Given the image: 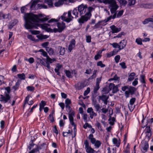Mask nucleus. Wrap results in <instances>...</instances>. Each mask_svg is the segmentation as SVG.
<instances>
[{"label": "nucleus", "mask_w": 153, "mask_h": 153, "mask_svg": "<svg viewBox=\"0 0 153 153\" xmlns=\"http://www.w3.org/2000/svg\"><path fill=\"white\" fill-rule=\"evenodd\" d=\"M25 27L27 29L34 28L35 27L34 24L37 25L39 21H46L49 19L47 17L39 19L36 15H32L28 13L25 14Z\"/></svg>", "instance_id": "nucleus-1"}, {"label": "nucleus", "mask_w": 153, "mask_h": 153, "mask_svg": "<svg viewBox=\"0 0 153 153\" xmlns=\"http://www.w3.org/2000/svg\"><path fill=\"white\" fill-rule=\"evenodd\" d=\"M58 22L57 20L56 19H52L48 21L49 23H54L53 24H51V25L52 26L55 24L56 25H57V26L58 28H53V29H50V28H48V26L51 25V24H40L39 26H40L42 28L44 29L51 30H52V32H53L55 33L59 32L60 33L62 32L63 30L65 27V23L63 22L62 23L57 22Z\"/></svg>", "instance_id": "nucleus-2"}, {"label": "nucleus", "mask_w": 153, "mask_h": 153, "mask_svg": "<svg viewBox=\"0 0 153 153\" xmlns=\"http://www.w3.org/2000/svg\"><path fill=\"white\" fill-rule=\"evenodd\" d=\"M94 10V8L91 7H87V5L81 4L78 7V10L79 12L80 15L90 14L91 16V12Z\"/></svg>", "instance_id": "nucleus-3"}, {"label": "nucleus", "mask_w": 153, "mask_h": 153, "mask_svg": "<svg viewBox=\"0 0 153 153\" xmlns=\"http://www.w3.org/2000/svg\"><path fill=\"white\" fill-rule=\"evenodd\" d=\"M6 90L7 91V93L5 92V96H4L2 95H1V97L0 98V101L4 103H6L9 102V103L10 104V97L9 95V94L10 92V88L9 87H7L5 88Z\"/></svg>", "instance_id": "nucleus-4"}, {"label": "nucleus", "mask_w": 153, "mask_h": 153, "mask_svg": "<svg viewBox=\"0 0 153 153\" xmlns=\"http://www.w3.org/2000/svg\"><path fill=\"white\" fill-rule=\"evenodd\" d=\"M109 7L110 9V11L112 14H114L113 16V19H114L115 18L117 13L116 11L117 9L119 7L118 6L117 4L116 1L115 0L111 3L109 5Z\"/></svg>", "instance_id": "nucleus-5"}, {"label": "nucleus", "mask_w": 153, "mask_h": 153, "mask_svg": "<svg viewBox=\"0 0 153 153\" xmlns=\"http://www.w3.org/2000/svg\"><path fill=\"white\" fill-rule=\"evenodd\" d=\"M61 17L62 20L68 23L72 21L74 18L71 15V11L68 12L67 15L66 13H64Z\"/></svg>", "instance_id": "nucleus-6"}, {"label": "nucleus", "mask_w": 153, "mask_h": 153, "mask_svg": "<svg viewBox=\"0 0 153 153\" xmlns=\"http://www.w3.org/2000/svg\"><path fill=\"white\" fill-rule=\"evenodd\" d=\"M88 138L90 140L91 143L94 145L96 148H98L100 146L101 144V142L98 140H96L95 138L94 137L92 134H90L89 135Z\"/></svg>", "instance_id": "nucleus-7"}, {"label": "nucleus", "mask_w": 153, "mask_h": 153, "mask_svg": "<svg viewBox=\"0 0 153 153\" xmlns=\"http://www.w3.org/2000/svg\"><path fill=\"white\" fill-rule=\"evenodd\" d=\"M141 151L143 153L146 152L149 148V145L147 141H144L142 142L140 146Z\"/></svg>", "instance_id": "nucleus-8"}, {"label": "nucleus", "mask_w": 153, "mask_h": 153, "mask_svg": "<svg viewBox=\"0 0 153 153\" xmlns=\"http://www.w3.org/2000/svg\"><path fill=\"white\" fill-rule=\"evenodd\" d=\"M91 16L90 14L85 15L83 16H81V18L78 19V22L80 24H83L90 19Z\"/></svg>", "instance_id": "nucleus-9"}, {"label": "nucleus", "mask_w": 153, "mask_h": 153, "mask_svg": "<svg viewBox=\"0 0 153 153\" xmlns=\"http://www.w3.org/2000/svg\"><path fill=\"white\" fill-rule=\"evenodd\" d=\"M87 112L89 114L90 117L91 119L93 118L94 117H95L97 116V114L95 113L91 107L88 108L87 110Z\"/></svg>", "instance_id": "nucleus-10"}, {"label": "nucleus", "mask_w": 153, "mask_h": 153, "mask_svg": "<svg viewBox=\"0 0 153 153\" xmlns=\"http://www.w3.org/2000/svg\"><path fill=\"white\" fill-rule=\"evenodd\" d=\"M76 42L74 39H72L70 42V44L68 46V50L71 52L72 49L75 47Z\"/></svg>", "instance_id": "nucleus-11"}, {"label": "nucleus", "mask_w": 153, "mask_h": 153, "mask_svg": "<svg viewBox=\"0 0 153 153\" xmlns=\"http://www.w3.org/2000/svg\"><path fill=\"white\" fill-rule=\"evenodd\" d=\"M76 88L78 90H81L85 86L84 83L79 82L75 85Z\"/></svg>", "instance_id": "nucleus-12"}, {"label": "nucleus", "mask_w": 153, "mask_h": 153, "mask_svg": "<svg viewBox=\"0 0 153 153\" xmlns=\"http://www.w3.org/2000/svg\"><path fill=\"white\" fill-rule=\"evenodd\" d=\"M144 132L146 134V136L148 137H150L152 135L150 128L149 126H147L146 127L144 130Z\"/></svg>", "instance_id": "nucleus-13"}, {"label": "nucleus", "mask_w": 153, "mask_h": 153, "mask_svg": "<svg viewBox=\"0 0 153 153\" xmlns=\"http://www.w3.org/2000/svg\"><path fill=\"white\" fill-rule=\"evenodd\" d=\"M112 31V33H117L121 30L120 28H117L114 25H112L110 27Z\"/></svg>", "instance_id": "nucleus-14"}, {"label": "nucleus", "mask_w": 153, "mask_h": 153, "mask_svg": "<svg viewBox=\"0 0 153 153\" xmlns=\"http://www.w3.org/2000/svg\"><path fill=\"white\" fill-rule=\"evenodd\" d=\"M127 42L125 40H123L119 43L120 49L119 50L123 49L126 45Z\"/></svg>", "instance_id": "nucleus-15"}, {"label": "nucleus", "mask_w": 153, "mask_h": 153, "mask_svg": "<svg viewBox=\"0 0 153 153\" xmlns=\"http://www.w3.org/2000/svg\"><path fill=\"white\" fill-rule=\"evenodd\" d=\"M108 98V96H107L105 95H102L99 96L100 99L102 100L105 105H107V100Z\"/></svg>", "instance_id": "nucleus-16"}, {"label": "nucleus", "mask_w": 153, "mask_h": 153, "mask_svg": "<svg viewBox=\"0 0 153 153\" xmlns=\"http://www.w3.org/2000/svg\"><path fill=\"white\" fill-rule=\"evenodd\" d=\"M37 2L36 1L34 0L32 1L30 6V8L31 10H36L39 8L37 4Z\"/></svg>", "instance_id": "nucleus-17"}, {"label": "nucleus", "mask_w": 153, "mask_h": 153, "mask_svg": "<svg viewBox=\"0 0 153 153\" xmlns=\"http://www.w3.org/2000/svg\"><path fill=\"white\" fill-rule=\"evenodd\" d=\"M18 22V21L17 20L15 19L11 21L10 23H9L8 27L9 28H12L13 26H15Z\"/></svg>", "instance_id": "nucleus-18"}, {"label": "nucleus", "mask_w": 153, "mask_h": 153, "mask_svg": "<svg viewBox=\"0 0 153 153\" xmlns=\"http://www.w3.org/2000/svg\"><path fill=\"white\" fill-rule=\"evenodd\" d=\"M57 49L59 50V53L60 55H63L65 53V48L59 46L57 47Z\"/></svg>", "instance_id": "nucleus-19"}, {"label": "nucleus", "mask_w": 153, "mask_h": 153, "mask_svg": "<svg viewBox=\"0 0 153 153\" xmlns=\"http://www.w3.org/2000/svg\"><path fill=\"white\" fill-rule=\"evenodd\" d=\"M102 51L100 50L97 52V54L95 56L94 58L96 60L101 58L102 56L101 53Z\"/></svg>", "instance_id": "nucleus-20"}, {"label": "nucleus", "mask_w": 153, "mask_h": 153, "mask_svg": "<svg viewBox=\"0 0 153 153\" xmlns=\"http://www.w3.org/2000/svg\"><path fill=\"white\" fill-rule=\"evenodd\" d=\"M46 50L50 55H52L54 54V51L53 49L49 47H47Z\"/></svg>", "instance_id": "nucleus-21"}, {"label": "nucleus", "mask_w": 153, "mask_h": 153, "mask_svg": "<svg viewBox=\"0 0 153 153\" xmlns=\"http://www.w3.org/2000/svg\"><path fill=\"white\" fill-rule=\"evenodd\" d=\"M128 90L130 94L132 95L134 94L135 91H136V89L134 87L129 86Z\"/></svg>", "instance_id": "nucleus-22"}, {"label": "nucleus", "mask_w": 153, "mask_h": 153, "mask_svg": "<svg viewBox=\"0 0 153 153\" xmlns=\"http://www.w3.org/2000/svg\"><path fill=\"white\" fill-rule=\"evenodd\" d=\"M104 21H99L94 26V28L96 29L99 28L102 25L104 24Z\"/></svg>", "instance_id": "nucleus-23"}, {"label": "nucleus", "mask_w": 153, "mask_h": 153, "mask_svg": "<svg viewBox=\"0 0 153 153\" xmlns=\"http://www.w3.org/2000/svg\"><path fill=\"white\" fill-rule=\"evenodd\" d=\"M113 143L114 144H115L117 147H119L120 144V140H119V141L116 138H114L112 140Z\"/></svg>", "instance_id": "nucleus-24"}, {"label": "nucleus", "mask_w": 153, "mask_h": 153, "mask_svg": "<svg viewBox=\"0 0 153 153\" xmlns=\"http://www.w3.org/2000/svg\"><path fill=\"white\" fill-rule=\"evenodd\" d=\"M65 0H58L57 2L54 3V5L56 7H58L63 4Z\"/></svg>", "instance_id": "nucleus-25"}, {"label": "nucleus", "mask_w": 153, "mask_h": 153, "mask_svg": "<svg viewBox=\"0 0 153 153\" xmlns=\"http://www.w3.org/2000/svg\"><path fill=\"white\" fill-rule=\"evenodd\" d=\"M56 61V59L55 58L51 59L48 56H47L46 59V63H52L53 62Z\"/></svg>", "instance_id": "nucleus-26"}, {"label": "nucleus", "mask_w": 153, "mask_h": 153, "mask_svg": "<svg viewBox=\"0 0 153 153\" xmlns=\"http://www.w3.org/2000/svg\"><path fill=\"white\" fill-rule=\"evenodd\" d=\"M86 149V152L87 153H94L96 152L97 153L98 152H96L91 147L87 148Z\"/></svg>", "instance_id": "nucleus-27"}, {"label": "nucleus", "mask_w": 153, "mask_h": 153, "mask_svg": "<svg viewBox=\"0 0 153 153\" xmlns=\"http://www.w3.org/2000/svg\"><path fill=\"white\" fill-rule=\"evenodd\" d=\"M135 76V74L133 72L130 73L128 76V80L129 81H131L134 79V77Z\"/></svg>", "instance_id": "nucleus-28"}, {"label": "nucleus", "mask_w": 153, "mask_h": 153, "mask_svg": "<svg viewBox=\"0 0 153 153\" xmlns=\"http://www.w3.org/2000/svg\"><path fill=\"white\" fill-rule=\"evenodd\" d=\"M128 1L127 6L129 7L134 5L136 2V0H128Z\"/></svg>", "instance_id": "nucleus-29"}, {"label": "nucleus", "mask_w": 153, "mask_h": 153, "mask_svg": "<svg viewBox=\"0 0 153 153\" xmlns=\"http://www.w3.org/2000/svg\"><path fill=\"white\" fill-rule=\"evenodd\" d=\"M78 10H77L76 8H74L73 11L72 13L75 16V18H76L78 17Z\"/></svg>", "instance_id": "nucleus-30"}, {"label": "nucleus", "mask_w": 153, "mask_h": 153, "mask_svg": "<svg viewBox=\"0 0 153 153\" xmlns=\"http://www.w3.org/2000/svg\"><path fill=\"white\" fill-rule=\"evenodd\" d=\"M108 121H109V124L111 125H113L115 121V118L114 117H111L110 116V118L109 119Z\"/></svg>", "instance_id": "nucleus-31"}, {"label": "nucleus", "mask_w": 153, "mask_h": 153, "mask_svg": "<svg viewBox=\"0 0 153 153\" xmlns=\"http://www.w3.org/2000/svg\"><path fill=\"white\" fill-rule=\"evenodd\" d=\"M121 5L125 6L127 4V2L125 0H117Z\"/></svg>", "instance_id": "nucleus-32"}, {"label": "nucleus", "mask_w": 153, "mask_h": 153, "mask_svg": "<svg viewBox=\"0 0 153 153\" xmlns=\"http://www.w3.org/2000/svg\"><path fill=\"white\" fill-rule=\"evenodd\" d=\"M20 85V82L19 81L16 82L15 85L12 87V88L15 91L16 90L19 88Z\"/></svg>", "instance_id": "nucleus-33"}, {"label": "nucleus", "mask_w": 153, "mask_h": 153, "mask_svg": "<svg viewBox=\"0 0 153 153\" xmlns=\"http://www.w3.org/2000/svg\"><path fill=\"white\" fill-rule=\"evenodd\" d=\"M65 73L66 76L69 78H72V76L71 75V73L69 71L66 70L65 71Z\"/></svg>", "instance_id": "nucleus-34"}, {"label": "nucleus", "mask_w": 153, "mask_h": 153, "mask_svg": "<svg viewBox=\"0 0 153 153\" xmlns=\"http://www.w3.org/2000/svg\"><path fill=\"white\" fill-rule=\"evenodd\" d=\"M39 51L40 52H41V54L42 55L46 57V58H47V56H48V54L47 52L45 51L43 49H40L39 50Z\"/></svg>", "instance_id": "nucleus-35"}, {"label": "nucleus", "mask_w": 153, "mask_h": 153, "mask_svg": "<svg viewBox=\"0 0 153 153\" xmlns=\"http://www.w3.org/2000/svg\"><path fill=\"white\" fill-rule=\"evenodd\" d=\"M45 2L50 6L52 7L53 3L52 0H45Z\"/></svg>", "instance_id": "nucleus-36"}, {"label": "nucleus", "mask_w": 153, "mask_h": 153, "mask_svg": "<svg viewBox=\"0 0 153 153\" xmlns=\"http://www.w3.org/2000/svg\"><path fill=\"white\" fill-rule=\"evenodd\" d=\"M17 76L19 78L22 79H25V76L24 73H22V74H19L17 75Z\"/></svg>", "instance_id": "nucleus-37"}, {"label": "nucleus", "mask_w": 153, "mask_h": 153, "mask_svg": "<svg viewBox=\"0 0 153 153\" xmlns=\"http://www.w3.org/2000/svg\"><path fill=\"white\" fill-rule=\"evenodd\" d=\"M114 0H104L102 2L105 4H109L110 5Z\"/></svg>", "instance_id": "nucleus-38"}, {"label": "nucleus", "mask_w": 153, "mask_h": 153, "mask_svg": "<svg viewBox=\"0 0 153 153\" xmlns=\"http://www.w3.org/2000/svg\"><path fill=\"white\" fill-rule=\"evenodd\" d=\"M145 76L144 75H142L140 76V82L143 83H145Z\"/></svg>", "instance_id": "nucleus-39"}, {"label": "nucleus", "mask_w": 153, "mask_h": 153, "mask_svg": "<svg viewBox=\"0 0 153 153\" xmlns=\"http://www.w3.org/2000/svg\"><path fill=\"white\" fill-rule=\"evenodd\" d=\"M142 39L140 38L137 39L135 41L136 42L137 44L139 45H142Z\"/></svg>", "instance_id": "nucleus-40"}, {"label": "nucleus", "mask_w": 153, "mask_h": 153, "mask_svg": "<svg viewBox=\"0 0 153 153\" xmlns=\"http://www.w3.org/2000/svg\"><path fill=\"white\" fill-rule=\"evenodd\" d=\"M112 90L113 93H116L118 91V85H114Z\"/></svg>", "instance_id": "nucleus-41"}, {"label": "nucleus", "mask_w": 153, "mask_h": 153, "mask_svg": "<svg viewBox=\"0 0 153 153\" xmlns=\"http://www.w3.org/2000/svg\"><path fill=\"white\" fill-rule=\"evenodd\" d=\"M27 89L28 91H33L35 90L34 87L32 86H27Z\"/></svg>", "instance_id": "nucleus-42"}, {"label": "nucleus", "mask_w": 153, "mask_h": 153, "mask_svg": "<svg viewBox=\"0 0 153 153\" xmlns=\"http://www.w3.org/2000/svg\"><path fill=\"white\" fill-rule=\"evenodd\" d=\"M84 144L85 145V149L91 147L89 146V143L87 140H86L84 142Z\"/></svg>", "instance_id": "nucleus-43"}, {"label": "nucleus", "mask_w": 153, "mask_h": 153, "mask_svg": "<svg viewBox=\"0 0 153 153\" xmlns=\"http://www.w3.org/2000/svg\"><path fill=\"white\" fill-rule=\"evenodd\" d=\"M97 65L100 66L101 68H103L105 66V65L102 64L101 61L98 62L97 63Z\"/></svg>", "instance_id": "nucleus-44"}, {"label": "nucleus", "mask_w": 153, "mask_h": 153, "mask_svg": "<svg viewBox=\"0 0 153 153\" xmlns=\"http://www.w3.org/2000/svg\"><path fill=\"white\" fill-rule=\"evenodd\" d=\"M38 7L39 9H41L42 8H47V7L46 5L42 4H37Z\"/></svg>", "instance_id": "nucleus-45"}, {"label": "nucleus", "mask_w": 153, "mask_h": 153, "mask_svg": "<svg viewBox=\"0 0 153 153\" xmlns=\"http://www.w3.org/2000/svg\"><path fill=\"white\" fill-rule=\"evenodd\" d=\"M100 88L99 85L96 84L94 89V93H96L97 91Z\"/></svg>", "instance_id": "nucleus-46"}, {"label": "nucleus", "mask_w": 153, "mask_h": 153, "mask_svg": "<svg viewBox=\"0 0 153 153\" xmlns=\"http://www.w3.org/2000/svg\"><path fill=\"white\" fill-rule=\"evenodd\" d=\"M102 91L104 92V94L108 93L110 91L108 87H105L103 89Z\"/></svg>", "instance_id": "nucleus-47"}, {"label": "nucleus", "mask_w": 153, "mask_h": 153, "mask_svg": "<svg viewBox=\"0 0 153 153\" xmlns=\"http://www.w3.org/2000/svg\"><path fill=\"white\" fill-rule=\"evenodd\" d=\"M83 127L85 129L87 127H88L89 128H92L91 126L88 123H85V124L83 125Z\"/></svg>", "instance_id": "nucleus-48"}, {"label": "nucleus", "mask_w": 153, "mask_h": 153, "mask_svg": "<svg viewBox=\"0 0 153 153\" xmlns=\"http://www.w3.org/2000/svg\"><path fill=\"white\" fill-rule=\"evenodd\" d=\"M94 107L95 108L97 111H99L100 109V107L99 104H96L94 103Z\"/></svg>", "instance_id": "nucleus-49"}, {"label": "nucleus", "mask_w": 153, "mask_h": 153, "mask_svg": "<svg viewBox=\"0 0 153 153\" xmlns=\"http://www.w3.org/2000/svg\"><path fill=\"white\" fill-rule=\"evenodd\" d=\"M53 114H51L49 115V119L51 122H53L54 121V117L53 116Z\"/></svg>", "instance_id": "nucleus-50"}, {"label": "nucleus", "mask_w": 153, "mask_h": 153, "mask_svg": "<svg viewBox=\"0 0 153 153\" xmlns=\"http://www.w3.org/2000/svg\"><path fill=\"white\" fill-rule=\"evenodd\" d=\"M124 11L123 10H120L118 12L117 15V17L119 18L123 14Z\"/></svg>", "instance_id": "nucleus-51"}, {"label": "nucleus", "mask_w": 153, "mask_h": 153, "mask_svg": "<svg viewBox=\"0 0 153 153\" xmlns=\"http://www.w3.org/2000/svg\"><path fill=\"white\" fill-rule=\"evenodd\" d=\"M120 58V56L119 55H117L115 56L114 59L116 63H118L119 62Z\"/></svg>", "instance_id": "nucleus-52"}, {"label": "nucleus", "mask_w": 153, "mask_h": 153, "mask_svg": "<svg viewBox=\"0 0 153 153\" xmlns=\"http://www.w3.org/2000/svg\"><path fill=\"white\" fill-rule=\"evenodd\" d=\"M113 47L115 48H118L120 49L119 45L116 43H114L112 44H111Z\"/></svg>", "instance_id": "nucleus-53"}, {"label": "nucleus", "mask_w": 153, "mask_h": 153, "mask_svg": "<svg viewBox=\"0 0 153 153\" xmlns=\"http://www.w3.org/2000/svg\"><path fill=\"white\" fill-rule=\"evenodd\" d=\"M65 105H69L71 103V100L69 99H67L65 100Z\"/></svg>", "instance_id": "nucleus-54"}, {"label": "nucleus", "mask_w": 153, "mask_h": 153, "mask_svg": "<svg viewBox=\"0 0 153 153\" xmlns=\"http://www.w3.org/2000/svg\"><path fill=\"white\" fill-rule=\"evenodd\" d=\"M4 77L3 76H0V86L4 83Z\"/></svg>", "instance_id": "nucleus-55"}, {"label": "nucleus", "mask_w": 153, "mask_h": 153, "mask_svg": "<svg viewBox=\"0 0 153 153\" xmlns=\"http://www.w3.org/2000/svg\"><path fill=\"white\" fill-rule=\"evenodd\" d=\"M90 88L89 87H88L87 88V90L84 91V95L85 96L87 95L90 92Z\"/></svg>", "instance_id": "nucleus-56"}, {"label": "nucleus", "mask_w": 153, "mask_h": 153, "mask_svg": "<svg viewBox=\"0 0 153 153\" xmlns=\"http://www.w3.org/2000/svg\"><path fill=\"white\" fill-rule=\"evenodd\" d=\"M136 100L135 98H133L130 99L129 101V104L131 105H133Z\"/></svg>", "instance_id": "nucleus-57"}, {"label": "nucleus", "mask_w": 153, "mask_h": 153, "mask_svg": "<svg viewBox=\"0 0 153 153\" xmlns=\"http://www.w3.org/2000/svg\"><path fill=\"white\" fill-rule=\"evenodd\" d=\"M97 126L99 129L101 131H102L103 130L102 129V127L100 123L98 122L97 123Z\"/></svg>", "instance_id": "nucleus-58"}, {"label": "nucleus", "mask_w": 153, "mask_h": 153, "mask_svg": "<svg viewBox=\"0 0 153 153\" xmlns=\"http://www.w3.org/2000/svg\"><path fill=\"white\" fill-rule=\"evenodd\" d=\"M133 105H131L130 104L128 105V107L130 111H132L134 108V106Z\"/></svg>", "instance_id": "nucleus-59"}, {"label": "nucleus", "mask_w": 153, "mask_h": 153, "mask_svg": "<svg viewBox=\"0 0 153 153\" xmlns=\"http://www.w3.org/2000/svg\"><path fill=\"white\" fill-rule=\"evenodd\" d=\"M138 78H136L134 81L133 82L132 84L133 86H135L138 83Z\"/></svg>", "instance_id": "nucleus-60"}, {"label": "nucleus", "mask_w": 153, "mask_h": 153, "mask_svg": "<svg viewBox=\"0 0 153 153\" xmlns=\"http://www.w3.org/2000/svg\"><path fill=\"white\" fill-rule=\"evenodd\" d=\"M120 65H121V67L123 69H125L126 68V64L124 62H121L120 63Z\"/></svg>", "instance_id": "nucleus-61"}, {"label": "nucleus", "mask_w": 153, "mask_h": 153, "mask_svg": "<svg viewBox=\"0 0 153 153\" xmlns=\"http://www.w3.org/2000/svg\"><path fill=\"white\" fill-rule=\"evenodd\" d=\"M114 84H113L111 83H110L109 84L108 88L110 90V91H111L112 90V89L114 87Z\"/></svg>", "instance_id": "nucleus-62"}, {"label": "nucleus", "mask_w": 153, "mask_h": 153, "mask_svg": "<svg viewBox=\"0 0 153 153\" xmlns=\"http://www.w3.org/2000/svg\"><path fill=\"white\" fill-rule=\"evenodd\" d=\"M149 22H150L149 18L146 19L144 20V21L143 22V23L144 25H146Z\"/></svg>", "instance_id": "nucleus-63"}, {"label": "nucleus", "mask_w": 153, "mask_h": 153, "mask_svg": "<svg viewBox=\"0 0 153 153\" xmlns=\"http://www.w3.org/2000/svg\"><path fill=\"white\" fill-rule=\"evenodd\" d=\"M102 78V76L100 77V78H97L96 79V84L99 85L101 81Z\"/></svg>", "instance_id": "nucleus-64"}]
</instances>
